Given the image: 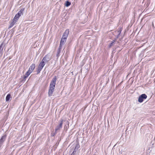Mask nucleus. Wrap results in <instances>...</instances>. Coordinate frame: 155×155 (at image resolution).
<instances>
[{"label":"nucleus","mask_w":155,"mask_h":155,"mask_svg":"<svg viewBox=\"0 0 155 155\" xmlns=\"http://www.w3.org/2000/svg\"><path fill=\"white\" fill-rule=\"evenodd\" d=\"M69 32V31L68 30H66L64 33L63 34V35L62 36V38H63L64 39H65L66 40V39L68 36V34Z\"/></svg>","instance_id":"6"},{"label":"nucleus","mask_w":155,"mask_h":155,"mask_svg":"<svg viewBox=\"0 0 155 155\" xmlns=\"http://www.w3.org/2000/svg\"><path fill=\"white\" fill-rule=\"evenodd\" d=\"M6 138L5 136H3L1 138L0 140V145H1L3 142L5 140Z\"/></svg>","instance_id":"8"},{"label":"nucleus","mask_w":155,"mask_h":155,"mask_svg":"<svg viewBox=\"0 0 155 155\" xmlns=\"http://www.w3.org/2000/svg\"><path fill=\"white\" fill-rule=\"evenodd\" d=\"M71 5V3L68 1H67L66 2L65 4V5L67 7H68Z\"/></svg>","instance_id":"13"},{"label":"nucleus","mask_w":155,"mask_h":155,"mask_svg":"<svg viewBox=\"0 0 155 155\" xmlns=\"http://www.w3.org/2000/svg\"><path fill=\"white\" fill-rule=\"evenodd\" d=\"M11 98V95L10 94H8L7 96L6 97V101H9Z\"/></svg>","instance_id":"11"},{"label":"nucleus","mask_w":155,"mask_h":155,"mask_svg":"<svg viewBox=\"0 0 155 155\" xmlns=\"http://www.w3.org/2000/svg\"><path fill=\"white\" fill-rule=\"evenodd\" d=\"M66 41V40L64 39L63 38H61V42H60V47L62 45H63L64 43Z\"/></svg>","instance_id":"10"},{"label":"nucleus","mask_w":155,"mask_h":155,"mask_svg":"<svg viewBox=\"0 0 155 155\" xmlns=\"http://www.w3.org/2000/svg\"><path fill=\"white\" fill-rule=\"evenodd\" d=\"M79 145L78 144H76L74 149V151H75L76 150H77L79 148Z\"/></svg>","instance_id":"14"},{"label":"nucleus","mask_w":155,"mask_h":155,"mask_svg":"<svg viewBox=\"0 0 155 155\" xmlns=\"http://www.w3.org/2000/svg\"><path fill=\"white\" fill-rule=\"evenodd\" d=\"M24 9H21L20 11L18 12V13L14 17L13 19L14 20L17 21V20L19 19V17L22 14L23 12L24 11Z\"/></svg>","instance_id":"4"},{"label":"nucleus","mask_w":155,"mask_h":155,"mask_svg":"<svg viewBox=\"0 0 155 155\" xmlns=\"http://www.w3.org/2000/svg\"><path fill=\"white\" fill-rule=\"evenodd\" d=\"M113 42H111L110 45V46L111 47V46H112L113 45Z\"/></svg>","instance_id":"15"},{"label":"nucleus","mask_w":155,"mask_h":155,"mask_svg":"<svg viewBox=\"0 0 155 155\" xmlns=\"http://www.w3.org/2000/svg\"><path fill=\"white\" fill-rule=\"evenodd\" d=\"M46 57H44L39 64L37 70V72L38 74L40 72L43 68L45 66V62L46 61Z\"/></svg>","instance_id":"2"},{"label":"nucleus","mask_w":155,"mask_h":155,"mask_svg":"<svg viewBox=\"0 0 155 155\" xmlns=\"http://www.w3.org/2000/svg\"><path fill=\"white\" fill-rule=\"evenodd\" d=\"M74 151H73V152L72 153V154H71V155H74Z\"/></svg>","instance_id":"16"},{"label":"nucleus","mask_w":155,"mask_h":155,"mask_svg":"<svg viewBox=\"0 0 155 155\" xmlns=\"http://www.w3.org/2000/svg\"><path fill=\"white\" fill-rule=\"evenodd\" d=\"M4 46L5 45L3 42L1 45L0 46V53L2 51Z\"/></svg>","instance_id":"9"},{"label":"nucleus","mask_w":155,"mask_h":155,"mask_svg":"<svg viewBox=\"0 0 155 155\" xmlns=\"http://www.w3.org/2000/svg\"><path fill=\"white\" fill-rule=\"evenodd\" d=\"M35 68V64H32L29 67L28 71L26 73L25 75V78H27L29 76V75L32 73Z\"/></svg>","instance_id":"3"},{"label":"nucleus","mask_w":155,"mask_h":155,"mask_svg":"<svg viewBox=\"0 0 155 155\" xmlns=\"http://www.w3.org/2000/svg\"><path fill=\"white\" fill-rule=\"evenodd\" d=\"M56 76H55L52 79V81L51 82L50 87L48 91V95L49 97L51 96L52 94L54 91V87L56 84Z\"/></svg>","instance_id":"1"},{"label":"nucleus","mask_w":155,"mask_h":155,"mask_svg":"<svg viewBox=\"0 0 155 155\" xmlns=\"http://www.w3.org/2000/svg\"><path fill=\"white\" fill-rule=\"evenodd\" d=\"M62 121H60V124L59 125L57 126L55 128V130L56 131L60 129L62 127Z\"/></svg>","instance_id":"7"},{"label":"nucleus","mask_w":155,"mask_h":155,"mask_svg":"<svg viewBox=\"0 0 155 155\" xmlns=\"http://www.w3.org/2000/svg\"><path fill=\"white\" fill-rule=\"evenodd\" d=\"M16 21L13 19V21H12V22L10 24V27H11L12 26H13L16 23Z\"/></svg>","instance_id":"12"},{"label":"nucleus","mask_w":155,"mask_h":155,"mask_svg":"<svg viewBox=\"0 0 155 155\" xmlns=\"http://www.w3.org/2000/svg\"><path fill=\"white\" fill-rule=\"evenodd\" d=\"M147 97V96L145 94H142L139 97L138 101L139 102L141 103L143 101V99H146Z\"/></svg>","instance_id":"5"}]
</instances>
